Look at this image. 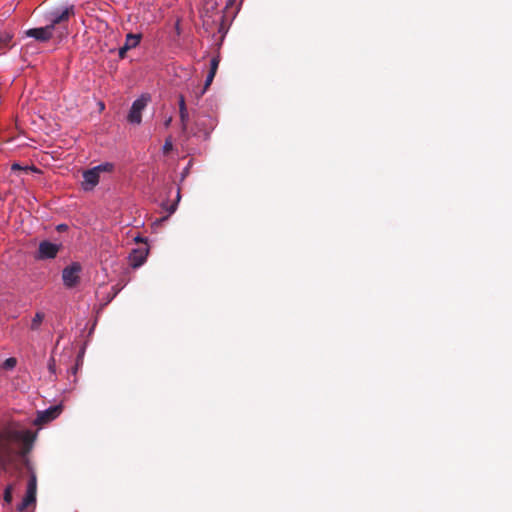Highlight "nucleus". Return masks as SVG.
Wrapping results in <instances>:
<instances>
[{"mask_svg": "<svg viewBox=\"0 0 512 512\" xmlns=\"http://www.w3.org/2000/svg\"><path fill=\"white\" fill-rule=\"evenodd\" d=\"M29 169H31V168L28 167V166L23 167V166H21L18 163H13L12 166H11V170L12 171H21V170L27 171Z\"/></svg>", "mask_w": 512, "mask_h": 512, "instance_id": "obj_23", "label": "nucleus"}, {"mask_svg": "<svg viewBox=\"0 0 512 512\" xmlns=\"http://www.w3.org/2000/svg\"><path fill=\"white\" fill-rule=\"evenodd\" d=\"M214 77H215V74H213V71H209V73L206 76L204 89L202 90L201 95L204 94L205 90L211 85Z\"/></svg>", "mask_w": 512, "mask_h": 512, "instance_id": "obj_20", "label": "nucleus"}, {"mask_svg": "<svg viewBox=\"0 0 512 512\" xmlns=\"http://www.w3.org/2000/svg\"><path fill=\"white\" fill-rule=\"evenodd\" d=\"M12 495H13V486L10 484V485H7L4 489L3 500H4L5 504L10 505L12 503V499H13Z\"/></svg>", "mask_w": 512, "mask_h": 512, "instance_id": "obj_18", "label": "nucleus"}, {"mask_svg": "<svg viewBox=\"0 0 512 512\" xmlns=\"http://www.w3.org/2000/svg\"><path fill=\"white\" fill-rule=\"evenodd\" d=\"M179 114H180V120H181V124H182V130L186 131L187 123L189 120V113L186 108L185 99L182 95L179 97Z\"/></svg>", "mask_w": 512, "mask_h": 512, "instance_id": "obj_11", "label": "nucleus"}, {"mask_svg": "<svg viewBox=\"0 0 512 512\" xmlns=\"http://www.w3.org/2000/svg\"><path fill=\"white\" fill-rule=\"evenodd\" d=\"M128 50L129 49H126V45L124 44L122 47L119 48V56L123 58Z\"/></svg>", "mask_w": 512, "mask_h": 512, "instance_id": "obj_26", "label": "nucleus"}, {"mask_svg": "<svg viewBox=\"0 0 512 512\" xmlns=\"http://www.w3.org/2000/svg\"><path fill=\"white\" fill-rule=\"evenodd\" d=\"M74 5L56 7L44 13V20L54 31L57 26L68 23L69 19L74 16Z\"/></svg>", "mask_w": 512, "mask_h": 512, "instance_id": "obj_1", "label": "nucleus"}, {"mask_svg": "<svg viewBox=\"0 0 512 512\" xmlns=\"http://www.w3.org/2000/svg\"><path fill=\"white\" fill-rule=\"evenodd\" d=\"M76 371H77V367H73V368L71 369V373H72V374H76Z\"/></svg>", "mask_w": 512, "mask_h": 512, "instance_id": "obj_29", "label": "nucleus"}, {"mask_svg": "<svg viewBox=\"0 0 512 512\" xmlns=\"http://www.w3.org/2000/svg\"><path fill=\"white\" fill-rule=\"evenodd\" d=\"M12 40V35L10 33L4 32L0 33V49L9 45Z\"/></svg>", "mask_w": 512, "mask_h": 512, "instance_id": "obj_19", "label": "nucleus"}, {"mask_svg": "<svg viewBox=\"0 0 512 512\" xmlns=\"http://www.w3.org/2000/svg\"><path fill=\"white\" fill-rule=\"evenodd\" d=\"M150 100L151 96L149 94H142L135 99L127 116L128 122L139 125L142 121V112L147 107Z\"/></svg>", "mask_w": 512, "mask_h": 512, "instance_id": "obj_2", "label": "nucleus"}, {"mask_svg": "<svg viewBox=\"0 0 512 512\" xmlns=\"http://www.w3.org/2000/svg\"><path fill=\"white\" fill-rule=\"evenodd\" d=\"M99 180L100 174L94 168L88 169L83 172L82 187L85 191H90L98 185Z\"/></svg>", "mask_w": 512, "mask_h": 512, "instance_id": "obj_9", "label": "nucleus"}, {"mask_svg": "<svg viewBox=\"0 0 512 512\" xmlns=\"http://www.w3.org/2000/svg\"><path fill=\"white\" fill-rule=\"evenodd\" d=\"M219 57H213L211 60H210V70L209 71H213V74L216 75V72H217V69H218V66H219Z\"/></svg>", "mask_w": 512, "mask_h": 512, "instance_id": "obj_22", "label": "nucleus"}, {"mask_svg": "<svg viewBox=\"0 0 512 512\" xmlns=\"http://www.w3.org/2000/svg\"><path fill=\"white\" fill-rule=\"evenodd\" d=\"M48 369L51 373H55V369H56V364H55V360L53 358H51L48 362Z\"/></svg>", "mask_w": 512, "mask_h": 512, "instance_id": "obj_24", "label": "nucleus"}, {"mask_svg": "<svg viewBox=\"0 0 512 512\" xmlns=\"http://www.w3.org/2000/svg\"><path fill=\"white\" fill-rule=\"evenodd\" d=\"M170 123H171V118H169L168 120H166V122H165V126H169V125H170Z\"/></svg>", "mask_w": 512, "mask_h": 512, "instance_id": "obj_28", "label": "nucleus"}, {"mask_svg": "<svg viewBox=\"0 0 512 512\" xmlns=\"http://www.w3.org/2000/svg\"><path fill=\"white\" fill-rule=\"evenodd\" d=\"M61 244L53 243L48 240L41 241L35 254L37 260L54 259L61 249Z\"/></svg>", "mask_w": 512, "mask_h": 512, "instance_id": "obj_5", "label": "nucleus"}, {"mask_svg": "<svg viewBox=\"0 0 512 512\" xmlns=\"http://www.w3.org/2000/svg\"><path fill=\"white\" fill-rule=\"evenodd\" d=\"M2 434L3 440L7 439L9 441L19 442L25 446L32 444L35 438L34 433L29 429L7 428Z\"/></svg>", "mask_w": 512, "mask_h": 512, "instance_id": "obj_4", "label": "nucleus"}, {"mask_svg": "<svg viewBox=\"0 0 512 512\" xmlns=\"http://www.w3.org/2000/svg\"><path fill=\"white\" fill-rule=\"evenodd\" d=\"M36 493H37V478L34 473H32L27 482L26 494L22 500V502L18 505L17 509L20 512H23L29 505L36 503Z\"/></svg>", "mask_w": 512, "mask_h": 512, "instance_id": "obj_6", "label": "nucleus"}, {"mask_svg": "<svg viewBox=\"0 0 512 512\" xmlns=\"http://www.w3.org/2000/svg\"><path fill=\"white\" fill-rule=\"evenodd\" d=\"M180 199H181L180 189H178L177 194H176V201L172 204H168V203L163 204V208L169 213V215L173 214L176 211Z\"/></svg>", "mask_w": 512, "mask_h": 512, "instance_id": "obj_15", "label": "nucleus"}, {"mask_svg": "<svg viewBox=\"0 0 512 512\" xmlns=\"http://www.w3.org/2000/svg\"><path fill=\"white\" fill-rule=\"evenodd\" d=\"M141 38H142V35L141 34H134V33H128L126 35V39H125V45H126V49H133V48H136L140 41H141Z\"/></svg>", "mask_w": 512, "mask_h": 512, "instance_id": "obj_12", "label": "nucleus"}, {"mask_svg": "<svg viewBox=\"0 0 512 512\" xmlns=\"http://www.w3.org/2000/svg\"><path fill=\"white\" fill-rule=\"evenodd\" d=\"M217 8V1L216 0H207L202 8L201 14L204 17H209L208 12L213 11Z\"/></svg>", "mask_w": 512, "mask_h": 512, "instance_id": "obj_14", "label": "nucleus"}, {"mask_svg": "<svg viewBox=\"0 0 512 512\" xmlns=\"http://www.w3.org/2000/svg\"><path fill=\"white\" fill-rule=\"evenodd\" d=\"M17 364V361L15 358L13 357H10V358H7L4 363H3V367L5 369H13Z\"/></svg>", "mask_w": 512, "mask_h": 512, "instance_id": "obj_21", "label": "nucleus"}, {"mask_svg": "<svg viewBox=\"0 0 512 512\" xmlns=\"http://www.w3.org/2000/svg\"><path fill=\"white\" fill-rule=\"evenodd\" d=\"M62 411L61 405H55L47 408L46 410L39 411L37 413V417L34 420V424L40 425L47 422H50L57 418Z\"/></svg>", "mask_w": 512, "mask_h": 512, "instance_id": "obj_8", "label": "nucleus"}, {"mask_svg": "<svg viewBox=\"0 0 512 512\" xmlns=\"http://www.w3.org/2000/svg\"><path fill=\"white\" fill-rule=\"evenodd\" d=\"M66 228H67V225H65V224H60V225H58V226H57V229H58L59 231H63V230H65Z\"/></svg>", "mask_w": 512, "mask_h": 512, "instance_id": "obj_27", "label": "nucleus"}, {"mask_svg": "<svg viewBox=\"0 0 512 512\" xmlns=\"http://www.w3.org/2000/svg\"><path fill=\"white\" fill-rule=\"evenodd\" d=\"M147 254H148L147 249H140V248L133 249L128 256L129 264L133 268L140 267L146 261Z\"/></svg>", "mask_w": 512, "mask_h": 512, "instance_id": "obj_10", "label": "nucleus"}, {"mask_svg": "<svg viewBox=\"0 0 512 512\" xmlns=\"http://www.w3.org/2000/svg\"><path fill=\"white\" fill-rule=\"evenodd\" d=\"M171 149H172V142H171V140H166L164 145H163L164 153L169 152Z\"/></svg>", "mask_w": 512, "mask_h": 512, "instance_id": "obj_25", "label": "nucleus"}, {"mask_svg": "<svg viewBox=\"0 0 512 512\" xmlns=\"http://www.w3.org/2000/svg\"><path fill=\"white\" fill-rule=\"evenodd\" d=\"M54 30L45 25L43 27L31 28L25 31V35L30 38H34L39 42H47L53 37Z\"/></svg>", "mask_w": 512, "mask_h": 512, "instance_id": "obj_7", "label": "nucleus"}, {"mask_svg": "<svg viewBox=\"0 0 512 512\" xmlns=\"http://www.w3.org/2000/svg\"><path fill=\"white\" fill-rule=\"evenodd\" d=\"M82 266L79 262H72L62 270V281L63 285L72 289L76 287L80 282V274Z\"/></svg>", "mask_w": 512, "mask_h": 512, "instance_id": "obj_3", "label": "nucleus"}, {"mask_svg": "<svg viewBox=\"0 0 512 512\" xmlns=\"http://www.w3.org/2000/svg\"><path fill=\"white\" fill-rule=\"evenodd\" d=\"M9 455V446L3 441V434L0 432V464H4Z\"/></svg>", "mask_w": 512, "mask_h": 512, "instance_id": "obj_13", "label": "nucleus"}, {"mask_svg": "<svg viewBox=\"0 0 512 512\" xmlns=\"http://www.w3.org/2000/svg\"><path fill=\"white\" fill-rule=\"evenodd\" d=\"M94 170H96L99 174L101 172H112L113 169H114V164L113 163H110V162H104V163H101L95 167H93Z\"/></svg>", "mask_w": 512, "mask_h": 512, "instance_id": "obj_17", "label": "nucleus"}, {"mask_svg": "<svg viewBox=\"0 0 512 512\" xmlns=\"http://www.w3.org/2000/svg\"><path fill=\"white\" fill-rule=\"evenodd\" d=\"M99 108L104 109V104H103V103H101V104L99 105Z\"/></svg>", "mask_w": 512, "mask_h": 512, "instance_id": "obj_30", "label": "nucleus"}, {"mask_svg": "<svg viewBox=\"0 0 512 512\" xmlns=\"http://www.w3.org/2000/svg\"><path fill=\"white\" fill-rule=\"evenodd\" d=\"M44 317L45 315L43 312H37L31 321L30 328L35 331L38 330Z\"/></svg>", "mask_w": 512, "mask_h": 512, "instance_id": "obj_16", "label": "nucleus"}]
</instances>
